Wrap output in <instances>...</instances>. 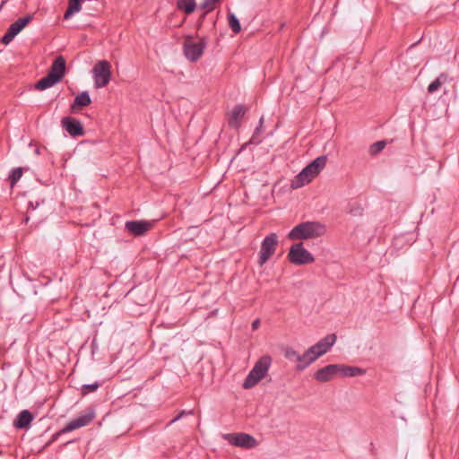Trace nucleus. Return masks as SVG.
<instances>
[{
  "mask_svg": "<svg viewBox=\"0 0 459 459\" xmlns=\"http://www.w3.org/2000/svg\"><path fill=\"white\" fill-rule=\"evenodd\" d=\"M33 19L32 14H28L22 18L18 19L8 28L14 34L18 35Z\"/></svg>",
  "mask_w": 459,
  "mask_h": 459,
  "instance_id": "nucleus-20",
  "label": "nucleus"
},
{
  "mask_svg": "<svg viewBox=\"0 0 459 459\" xmlns=\"http://www.w3.org/2000/svg\"><path fill=\"white\" fill-rule=\"evenodd\" d=\"M440 82L436 79L428 86V92L434 93L440 88Z\"/></svg>",
  "mask_w": 459,
  "mask_h": 459,
  "instance_id": "nucleus-32",
  "label": "nucleus"
},
{
  "mask_svg": "<svg viewBox=\"0 0 459 459\" xmlns=\"http://www.w3.org/2000/svg\"><path fill=\"white\" fill-rule=\"evenodd\" d=\"M288 259L296 265L307 264L315 261L313 255L304 247L302 242L295 243L290 247Z\"/></svg>",
  "mask_w": 459,
  "mask_h": 459,
  "instance_id": "nucleus-8",
  "label": "nucleus"
},
{
  "mask_svg": "<svg viewBox=\"0 0 459 459\" xmlns=\"http://www.w3.org/2000/svg\"><path fill=\"white\" fill-rule=\"evenodd\" d=\"M186 412L185 411H181L177 417H175L173 420H171L169 421V424H172L174 422H176L177 420H178L180 418H182L183 415H186Z\"/></svg>",
  "mask_w": 459,
  "mask_h": 459,
  "instance_id": "nucleus-35",
  "label": "nucleus"
},
{
  "mask_svg": "<svg viewBox=\"0 0 459 459\" xmlns=\"http://www.w3.org/2000/svg\"><path fill=\"white\" fill-rule=\"evenodd\" d=\"M228 20H229V26L230 27L231 30L234 33L240 32L241 25H240V22H239V20L238 19V17L234 13H229Z\"/></svg>",
  "mask_w": 459,
  "mask_h": 459,
  "instance_id": "nucleus-24",
  "label": "nucleus"
},
{
  "mask_svg": "<svg viewBox=\"0 0 459 459\" xmlns=\"http://www.w3.org/2000/svg\"><path fill=\"white\" fill-rule=\"evenodd\" d=\"M222 438L232 446L247 449L254 448L257 446L256 439L253 436L247 433L223 434Z\"/></svg>",
  "mask_w": 459,
  "mask_h": 459,
  "instance_id": "nucleus-10",
  "label": "nucleus"
},
{
  "mask_svg": "<svg viewBox=\"0 0 459 459\" xmlns=\"http://www.w3.org/2000/svg\"><path fill=\"white\" fill-rule=\"evenodd\" d=\"M94 86L97 89L103 88L108 84L111 79V65L107 60L98 61L92 70Z\"/></svg>",
  "mask_w": 459,
  "mask_h": 459,
  "instance_id": "nucleus-7",
  "label": "nucleus"
},
{
  "mask_svg": "<svg viewBox=\"0 0 459 459\" xmlns=\"http://www.w3.org/2000/svg\"><path fill=\"white\" fill-rule=\"evenodd\" d=\"M386 145L385 141H377L370 145L369 152L372 155L379 153Z\"/></svg>",
  "mask_w": 459,
  "mask_h": 459,
  "instance_id": "nucleus-28",
  "label": "nucleus"
},
{
  "mask_svg": "<svg viewBox=\"0 0 459 459\" xmlns=\"http://www.w3.org/2000/svg\"><path fill=\"white\" fill-rule=\"evenodd\" d=\"M327 157L321 155L311 161L305 169L310 174V177H316L325 167Z\"/></svg>",
  "mask_w": 459,
  "mask_h": 459,
  "instance_id": "nucleus-16",
  "label": "nucleus"
},
{
  "mask_svg": "<svg viewBox=\"0 0 459 459\" xmlns=\"http://www.w3.org/2000/svg\"><path fill=\"white\" fill-rule=\"evenodd\" d=\"M260 326V320L259 319H255V321H253L252 323V330H256L258 327Z\"/></svg>",
  "mask_w": 459,
  "mask_h": 459,
  "instance_id": "nucleus-36",
  "label": "nucleus"
},
{
  "mask_svg": "<svg viewBox=\"0 0 459 459\" xmlns=\"http://www.w3.org/2000/svg\"><path fill=\"white\" fill-rule=\"evenodd\" d=\"M326 232L325 224L319 221H304L296 225L288 234L291 240H304L322 237Z\"/></svg>",
  "mask_w": 459,
  "mask_h": 459,
  "instance_id": "nucleus-2",
  "label": "nucleus"
},
{
  "mask_svg": "<svg viewBox=\"0 0 459 459\" xmlns=\"http://www.w3.org/2000/svg\"><path fill=\"white\" fill-rule=\"evenodd\" d=\"M284 356L287 359H289L290 361H295L297 363H298V360L300 359V354L290 347H287L285 349Z\"/></svg>",
  "mask_w": 459,
  "mask_h": 459,
  "instance_id": "nucleus-27",
  "label": "nucleus"
},
{
  "mask_svg": "<svg viewBox=\"0 0 459 459\" xmlns=\"http://www.w3.org/2000/svg\"><path fill=\"white\" fill-rule=\"evenodd\" d=\"M318 358L315 354L314 351H310V347L301 355L300 359L298 360L296 369L298 371H302L307 368L310 364L316 361Z\"/></svg>",
  "mask_w": 459,
  "mask_h": 459,
  "instance_id": "nucleus-17",
  "label": "nucleus"
},
{
  "mask_svg": "<svg viewBox=\"0 0 459 459\" xmlns=\"http://www.w3.org/2000/svg\"><path fill=\"white\" fill-rule=\"evenodd\" d=\"M6 0H2L0 3V11L2 10L3 6L6 4Z\"/></svg>",
  "mask_w": 459,
  "mask_h": 459,
  "instance_id": "nucleus-37",
  "label": "nucleus"
},
{
  "mask_svg": "<svg viewBox=\"0 0 459 459\" xmlns=\"http://www.w3.org/2000/svg\"><path fill=\"white\" fill-rule=\"evenodd\" d=\"M61 126L72 137L82 136L85 134L82 124L75 117H63Z\"/></svg>",
  "mask_w": 459,
  "mask_h": 459,
  "instance_id": "nucleus-11",
  "label": "nucleus"
},
{
  "mask_svg": "<svg viewBox=\"0 0 459 459\" xmlns=\"http://www.w3.org/2000/svg\"><path fill=\"white\" fill-rule=\"evenodd\" d=\"M153 226L152 221H129L125 224V229L134 236H143Z\"/></svg>",
  "mask_w": 459,
  "mask_h": 459,
  "instance_id": "nucleus-13",
  "label": "nucleus"
},
{
  "mask_svg": "<svg viewBox=\"0 0 459 459\" xmlns=\"http://www.w3.org/2000/svg\"><path fill=\"white\" fill-rule=\"evenodd\" d=\"M263 126H264V117H262L259 120V125L255 128L251 139L249 140V142L247 143L259 144L262 142L261 138L259 137V134L262 132Z\"/></svg>",
  "mask_w": 459,
  "mask_h": 459,
  "instance_id": "nucleus-25",
  "label": "nucleus"
},
{
  "mask_svg": "<svg viewBox=\"0 0 459 459\" xmlns=\"http://www.w3.org/2000/svg\"><path fill=\"white\" fill-rule=\"evenodd\" d=\"M335 333H330L310 347V351H314L317 358L325 354L336 342Z\"/></svg>",
  "mask_w": 459,
  "mask_h": 459,
  "instance_id": "nucleus-12",
  "label": "nucleus"
},
{
  "mask_svg": "<svg viewBox=\"0 0 459 459\" xmlns=\"http://www.w3.org/2000/svg\"><path fill=\"white\" fill-rule=\"evenodd\" d=\"M272 364V358L268 355L261 357L254 365L243 383L244 389H250L264 378Z\"/></svg>",
  "mask_w": 459,
  "mask_h": 459,
  "instance_id": "nucleus-4",
  "label": "nucleus"
},
{
  "mask_svg": "<svg viewBox=\"0 0 459 459\" xmlns=\"http://www.w3.org/2000/svg\"><path fill=\"white\" fill-rule=\"evenodd\" d=\"M100 385L101 384L100 382H95L93 384L82 385L81 387V394L82 395H86L90 393H93V392L97 391V389L100 386Z\"/></svg>",
  "mask_w": 459,
  "mask_h": 459,
  "instance_id": "nucleus-26",
  "label": "nucleus"
},
{
  "mask_svg": "<svg viewBox=\"0 0 459 459\" xmlns=\"http://www.w3.org/2000/svg\"><path fill=\"white\" fill-rule=\"evenodd\" d=\"M246 108L243 105H236L229 117L228 124L230 127L238 129L240 126V119L244 117Z\"/></svg>",
  "mask_w": 459,
  "mask_h": 459,
  "instance_id": "nucleus-15",
  "label": "nucleus"
},
{
  "mask_svg": "<svg viewBox=\"0 0 459 459\" xmlns=\"http://www.w3.org/2000/svg\"><path fill=\"white\" fill-rule=\"evenodd\" d=\"M65 59L63 56H58L52 63L48 74L38 81L35 89L44 91L59 82L65 74Z\"/></svg>",
  "mask_w": 459,
  "mask_h": 459,
  "instance_id": "nucleus-3",
  "label": "nucleus"
},
{
  "mask_svg": "<svg viewBox=\"0 0 459 459\" xmlns=\"http://www.w3.org/2000/svg\"><path fill=\"white\" fill-rule=\"evenodd\" d=\"M91 103L88 91L80 92L71 105V111L75 112L76 108L89 106Z\"/></svg>",
  "mask_w": 459,
  "mask_h": 459,
  "instance_id": "nucleus-19",
  "label": "nucleus"
},
{
  "mask_svg": "<svg viewBox=\"0 0 459 459\" xmlns=\"http://www.w3.org/2000/svg\"><path fill=\"white\" fill-rule=\"evenodd\" d=\"M349 213L353 216H361L363 213V208L359 204L351 206Z\"/></svg>",
  "mask_w": 459,
  "mask_h": 459,
  "instance_id": "nucleus-31",
  "label": "nucleus"
},
{
  "mask_svg": "<svg viewBox=\"0 0 459 459\" xmlns=\"http://www.w3.org/2000/svg\"><path fill=\"white\" fill-rule=\"evenodd\" d=\"M94 418L95 410L93 408H88L84 413L69 421L63 429L54 434L51 439L47 443L46 446L55 442L60 435L87 426Z\"/></svg>",
  "mask_w": 459,
  "mask_h": 459,
  "instance_id": "nucleus-5",
  "label": "nucleus"
},
{
  "mask_svg": "<svg viewBox=\"0 0 459 459\" xmlns=\"http://www.w3.org/2000/svg\"><path fill=\"white\" fill-rule=\"evenodd\" d=\"M365 373V370L353 366H345L341 364H330L319 368L315 373V379L319 382H328L336 376L341 377H356L361 376Z\"/></svg>",
  "mask_w": 459,
  "mask_h": 459,
  "instance_id": "nucleus-1",
  "label": "nucleus"
},
{
  "mask_svg": "<svg viewBox=\"0 0 459 459\" xmlns=\"http://www.w3.org/2000/svg\"><path fill=\"white\" fill-rule=\"evenodd\" d=\"M436 79L440 82L441 85L446 82L453 81V79L450 78L446 73H441Z\"/></svg>",
  "mask_w": 459,
  "mask_h": 459,
  "instance_id": "nucleus-33",
  "label": "nucleus"
},
{
  "mask_svg": "<svg viewBox=\"0 0 459 459\" xmlns=\"http://www.w3.org/2000/svg\"><path fill=\"white\" fill-rule=\"evenodd\" d=\"M207 46L206 39L204 37L199 41H195L192 36H187L183 44L185 56L191 62H196L203 55Z\"/></svg>",
  "mask_w": 459,
  "mask_h": 459,
  "instance_id": "nucleus-6",
  "label": "nucleus"
},
{
  "mask_svg": "<svg viewBox=\"0 0 459 459\" xmlns=\"http://www.w3.org/2000/svg\"><path fill=\"white\" fill-rule=\"evenodd\" d=\"M177 5L179 10L190 14L195 10L196 3L195 0H178Z\"/></svg>",
  "mask_w": 459,
  "mask_h": 459,
  "instance_id": "nucleus-22",
  "label": "nucleus"
},
{
  "mask_svg": "<svg viewBox=\"0 0 459 459\" xmlns=\"http://www.w3.org/2000/svg\"><path fill=\"white\" fill-rule=\"evenodd\" d=\"M278 246V236L276 233H270L265 236L261 243L258 263L262 266L274 254Z\"/></svg>",
  "mask_w": 459,
  "mask_h": 459,
  "instance_id": "nucleus-9",
  "label": "nucleus"
},
{
  "mask_svg": "<svg viewBox=\"0 0 459 459\" xmlns=\"http://www.w3.org/2000/svg\"><path fill=\"white\" fill-rule=\"evenodd\" d=\"M34 419L29 410H22L13 420V426L18 429H28Z\"/></svg>",
  "mask_w": 459,
  "mask_h": 459,
  "instance_id": "nucleus-14",
  "label": "nucleus"
},
{
  "mask_svg": "<svg viewBox=\"0 0 459 459\" xmlns=\"http://www.w3.org/2000/svg\"><path fill=\"white\" fill-rule=\"evenodd\" d=\"M220 0H204L201 4L200 8L203 10H207V12H212L214 9V4Z\"/></svg>",
  "mask_w": 459,
  "mask_h": 459,
  "instance_id": "nucleus-30",
  "label": "nucleus"
},
{
  "mask_svg": "<svg viewBox=\"0 0 459 459\" xmlns=\"http://www.w3.org/2000/svg\"><path fill=\"white\" fill-rule=\"evenodd\" d=\"M16 36H17L16 34H14L12 30H10L8 29L7 31L5 32V34L1 38L0 42L4 45H8L9 43H11L13 41V39Z\"/></svg>",
  "mask_w": 459,
  "mask_h": 459,
  "instance_id": "nucleus-29",
  "label": "nucleus"
},
{
  "mask_svg": "<svg viewBox=\"0 0 459 459\" xmlns=\"http://www.w3.org/2000/svg\"><path fill=\"white\" fill-rule=\"evenodd\" d=\"M209 12H207V10H205L203 14L200 16L199 20H198V22H197V28L200 29L204 23V21L205 19V17L207 16Z\"/></svg>",
  "mask_w": 459,
  "mask_h": 459,
  "instance_id": "nucleus-34",
  "label": "nucleus"
},
{
  "mask_svg": "<svg viewBox=\"0 0 459 459\" xmlns=\"http://www.w3.org/2000/svg\"><path fill=\"white\" fill-rule=\"evenodd\" d=\"M23 169L21 167L15 168L11 170L10 175L8 177V180L10 182L11 186L13 187L22 177Z\"/></svg>",
  "mask_w": 459,
  "mask_h": 459,
  "instance_id": "nucleus-23",
  "label": "nucleus"
},
{
  "mask_svg": "<svg viewBox=\"0 0 459 459\" xmlns=\"http://www.w3.org/2000/svg\"><path fill=\"white\" fill-rule=\"evenodd\" d=\"M314 177H310V174L304 168L291 181L290 187L292 189H298L306 184L311 182Z\"/></svg>",
  "mask_w": 459,
  "mask_h": 459,
  "instance_id": "nucleus-18",
  "label": "nucleus"
},
{
  "mask_svg": "<svg viewBox=\"0 0 459 459\" xmlns=\"http://www.w3.org/2000/svg\"><path fill=\"white\" fill-rule=\"evenodd\" d=\"M82 0H69L68 8L65 13L64 19H70L75 13L82 9Z\"/></svg>",
  "mask_w": 459,
  "mask_h": 459,
  "instance_id": "nucleus-21",
  "label": "nucleus"
}]
</instances>
